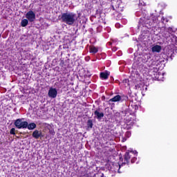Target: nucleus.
Returning <instances> with one entry per match:
<instances>
[{
    "label": "nucleus",
    "mask_w": 177,
    "mask_h": 177,
    "mask_svg": "<svg viewBox=\"0 0 177 177\" xmlns=\"http://www.w3.org/2000/svg\"><path fill=\"white\" fill-rule=\"evenodd\" d=\"M161 49H162L161 46L157 44L153 45L151 47V51L153 52V53H160V52H161Z\"/></svg>",
    "instance_id": "obj_12"
},
{
    "label": "nucleus",
    "mask_w": 177,
    "mask_h": 177,
    "mask_svg": "<svg viewBox=\"0 0 177 177\" xmlns=\"http://www.w3.org/2000/svg\"><path fill=\"white\" fill-rule=\"evenodd\" d=\"M49 133L52 135L53 136H55V130L54 129H49Z\"/></svg>",
    "instance_id": "obj_24"
},
{
    "label": "nucleus",
    "mask_w": 177,
    "mask_h": 177,
    "mask_svg": "<svg viewBox=\"0 0 177 177\" xmlns=\"http://www.w3.org/2000/svg\"><path fill=\"white\" fill-rule=\"evenodd\" d=\"M21 24L22 27H26V26L28 25V20L26 19H23L21 22Z\"/></svg>",
    "instance_id": "obj_18"
},
{
    "label": "nucleus",
    "mask_w": 177,
    "mask_h": 177,
    "mask_svg": "<svg viewBox=\"0 0 177 177\" xmlns=\"http://www.w3.org/2000/svg\"><path fill=\"white\" fill-rule=\"evenodd\" d=\"M115 27L116 28H120V27H122L121 24H120V23L115 24Z\"/></svg>",
    "instance_id": "obj_26"
},
{
    "label": "nucleus",
    "mask_w": 177,
    "mask_h": 177,
    "mask_svg": "<svg viewBox=\"0 0 177 177\" xmlns=\"http://www.w3.org/2000/svg\"><path fill=\"white\" fill-rule=\"evenodd\" d=\"M42 135V133L38 130H35L32 132V137L35 138V139H39Z\"/></svg>",
    "instance_id": "obj_13"
},
{
    "label": "nucleus",
    "mask_w": 177,
    "mask_h": 177,
    "mask_svg": "<svg viewBox=\"0 0 177 177\" xmlns=\"http://www.w3.org/2000/svg\"><path fill=\"white\" fill-rule=\"evenodd\" d=\"M124 114H125L124 120L127 125L126 128L127 129H131L132 127H133V125L136 124V120H135L133 118H132L133 117V115L129 113V112H124Z\"/></svg>",
    "instance_id": "obj_5"
},
{
    "label": "nucleus",
    "mask_w": 177,
    "mask_h": 177,
    "mask_svg": "<svg viewBox=\"0 0 177 177\" xmlns=\"http://www.w3.org/2000/svg\"><path fill=\"white\" fill-rule=\"evenodd\" d=\"M136 89H137L138 91H147V86H145V84H143L142 82H139L138 84L136 85Z\"/></svg>",
    "instance_id": "obj_11"
},
{
    "label": "nucleus",
    "mask_w": 177,
    "mask_h": 177,
    "mask_svg": "<svg viewBox=\"0 0 177 177\" xmlns=\"http://www.w3.org/2000/svg\"><path fill=\"white\" fill-rule=\"evenodd\" d=\"M121 55H122V52H119V56H121Z\"/></svg>",
    "instance_id": "obj_31"
},
{
    "label": "nucleus",
    "mask_w": 177,
    "mask_h": 177,
    "mask_svg": "<svg viewBox=\"0 0 177 177\" xmlns=\"http://www.w3.org/2000/svg\"><path fill=\"white\" fill-rule=\"evenodd\" d=\"M14 125L17 129H27V121H24V118L17 119Z\"/></svg>",
    "instance_id": "obj_6"
},
{
    "label": "nucleus",
    "mask_w": 177,
    "mask_h": 177,
    "mask_svg": "<svg viewBox=\"0 0 177 177\" xmlns=\"http://www.w3.org/2000/svg\"><path fill=\"white\" fill-rule=\"evenodd\" d=\"M164 30H165L166 32L169 33L171 37H172V35H174V34H172L174 32V30H172V28H164Z\"/></svg>",
    "instance_id": "obj_19"
},
{
    "label": "nucleus",
    "mask_w": 177,
    "mask_h": 177,
    "mask_svg": "<svg viewBox=\"0 0 177 177\" xmlns=\"http://www.w3.org/2000/svg\"><path fill=\"white\" fill-rule=\"evenodd\" d=\"M139 15H140V12H136V16H139Z\"/></svg>",
    "instance_id": "obj_30"
},
{
    "label": "nucleus",
    "mask_w": 177,
    "mask_h": 177,
    "mask_svg": "<svg viewBox=\"0 0 177 177\" xmlns=\"http://www.w3.org/2000/svg\"><path fill=\"white\" fill-rule=\"evenodd\" d=\"M109 75H110V72L109 71L102 72L100 73V77L103 80H107V78H109Z\"/></svg>",
    "instance_id": "obj_16"
},
{
    "label": "nucleus",
    "mask_w": 177,
    "mask_h": 177,
    "mask_svg": "<svg viewBox=\"0 0 177 177\" xmlns=\"http://www.w3.org/2000/svg\"><path fill=\"white\" fill-rule=\"evenodd\" d=\"M124 100H128V97L127 95H117L115 96H114L113 98H111L109 100V103H111V102H120L121 103H122V102H124Z\"/></svg>",
    "instance_id": "obj_7"
},
{
    "label": "nucleus",
    "mask_w": 177,
    "mask_h": 177,
    "mask_svg": "<svg viewBox=\"0 0 177 177\" xmlns=\"http://www.w3.org/2000/svg\"><path fill=\"white\" fill-rule=\"evenodd\" d=\"M15 131H16V129L12 128V129H10V133L11 135H16Z\"/></svg>",
    "instance_id": "obj_22"
},
{
    "label": "nucleus",
    "mask_w": 177,
    "mask_h": 177,
    "mask_svg": "<svg viewBox=\"0 0 177 177\" xmlns=\"http://www.w3.org/2000/svg\"><path fill=\"white\" fill-rule=\"evenodd\" d=\"M95 118L97 120H102L104 117V113L103 111H100V109H98L94 111Z\"/></svg>",
    "instance_id": "obj_10"
},
{
    "label": "nucleus",
    "mask_w": 177,
    "mask_h": 177,
    "mask_svg": "<svg viewBox=\"0 0 177 177\" xmlns=\"http://www.w3.org/2000/svg\"><path fill=\"white\" fill-rule=\"evenodd\" d=\"M164 76V73L162 75H159V76L157 77V80H160L161 79V77Z\"/></svg>",
    "instance_id": "obj_27"
},
{
    "label": "nucleus",
    "mask_w": 177,
    "mask_h": 177,
    "mask_svg": "<svg viewBox=\"0 0 177 177\" xmlns=\"http://www.w3.org/2000/svg\"><path fill=\"white\" fill-rule=\"evenodd\" d=\"M118 17H121V15H119Z\"/></svg>",
    "instance_id": "obj_32"
},
{
    "label": "nucleus",
    "mask_w": 177,
    "mask_h": 177,
    "mask_svg": "<svg viewBox=\"0 0 177 177\" xmlns=\"http://www.w3.org/2000/svg\"><path fill=\"white\" fill-rule=\"evenodd\" d=\"M26 18L30 21V23H32V21H35V12L32 10H29L26 14Z\"/></svg>",
    "instance_id": "obj_8"
},
{
    "label": "nucleus",
    "mask_w": 177,
    "mask_h": 177,
    "mask_svg": "<svg viewBox=\"0 0 177 177\" xmlns=\"http://www.w3.org/2000/svg\"><path fill=\"white\" fill-rule=\"evenodd\" d=\"M112 50H113V52H115V50H117V48H116V47H113V48H112Z\"/></svg>",
    "instance_id": "obj_29"
},
{
    "label": "nucleus",
    "mask_w": 177,
    "mask_h": 177,
    "mask_svg": "<svg viewBox=\"0 0 177 177\" xmlns=\"http://www.w3.org/2000/svg\"><path fill=\"white\" fill-rule=\"evenodd\" d=\"M137 157L138 151H130L126 152V153L124 154V162H122L121 165L119 163H114L111 167L112 172H118V174H121L120 169L123 165H125V164H127V165H129V161H131V164H133L136 161V160H138Z\"/></svg>",
    "instance_id": "obj_1"
},
{
    "label": "nucleus",
    "mask_w": 177,
    "mask_h": 177,
    "mask_svg": "<svg viewBox=\"0 0 177 177\" xmlns=\"http://www.w3.org/2000/svg\"><path fill=\"white\" fill-rule=\"evenodd\" d=\"M87 127L88 128H93V122H92V120H88L87 122Z\"/></svg>",
    "instance_id": "obj_21"
},
{
    "label": "nucleus",
    "mask_w": 177,
    "mask_h": 177,
    "mask_svg": "<svg viewBox=\"0 0 177 177\" xmlns=\"http://www.w3.org/2000/svg\"><path fill=\"white\" fill-rule=\"evenodd\" d=\"M162 37L165 38H169V37H171L169 33L167 32L165 29H164V31L162 32Z\"/></svg>",
    "instance_id": "obj_20"
},
{
    "label": "nucleus",
    "mask_w": 177,
    "mask_h": 177,
    "mask_svg": "<svg viewBox=\"0 0 177 177\" xmlns=\"http://www.w3.org/2000/svg\"><path fill=\"white\" fill-rule=\"evenodd\" d=\"M131 131H127L125 133L126 138H131Z\"/></svg>",
    "instance_id": "obj_25"
},
{
    "label": "nucleus",
    "mask_w": 177,
    "mask_h": 177,
    "mask_svg": "<svg viewBox=\"0 0 177 177\" xmlns=\"http://www.w3.org/2000/svg\"><path fill=\"white\" fill-rule=\"evenodd\" d=\"M61 20L62 23L67 24V26H73L78 20V16H77V14L71 12H64L62 14Z\"/></svg>",
    "instance_id": "obj_3"
},
{
    "label": "nucleus",
    "mask_w": 177,
    "mask_h": 177,
    "mask_svg": "<svg viewBox=\"0 0 177 177\" xmlns=\"http://www.w3.org/2000/svg\"><path fill=\"white\" fill-rule=\"evenodd\" d=\"M151 55L144 53L143 55H140L139 56L135 57V62H138L137 64H140V63H147V66L149 68L150 71H153L157 75V72L158 71V68H157V65H156V61L151 59ZM150 60V61H149Z\"/></svg>",
    "instance_id": "obj_2"
},
{
    "label": "nucleus",
    "mask_w": 177,
    "mask_h": 177,
    "mask_svg": "<svg viewBox=\"0 0 177 177\" xmlns=\"http://www.w3.org/2000/svg\"><path fill=\"white\" fill-rule=\"evenodd\" d=\"M156 17L158 18V20L159 23H160V19H161V22L163 24H165V23H168V19L166 18V17Z\"/></svg>",
    "instance_id": "obj_17"
},
{
    "label": "nucleus",
    "mask_w": 177,
    "mask_h": 177,
    "mask_svg": "<svg viewBox=\"0 0 177 177\" xmlns=\"http://www.w3.org/2000/svg\"><path fill=\"white\" fill-rule=\"evenodd\" d=\"M123 84H127V85H128V80H124Z\"/></svg>",
    "instance_id": "obj_28"
},
{
    "label": "nucleus",
    "mask_w": 177,
    "mask_h": 177,
    "mask_svg": "<svg viewBox=\"0 0 177 177\" xmlns=\"http://www.w3.org/2000/svg\"><path fill=\"white\" fill-rule=\"evenodd\" d=\"M89 52L90 53H92V55H95V53H97V52H99V48H97V47H95V46H91L89 47Z\"/></svg>",
    "instance_id": "obj_14"
},
{
    "label": "nucleus",
    "mask_w": 177,
    "mask_h": 177,
    "mask_svg": "<svg viewBox=\"0 0 177 177\" xmlns=\"http://www.w3.org/2000/svg\"><path fill=\"white\" fill-rule=\"evenodd\" d=\"M156 23H160V21H158V18L157 17H153V19H150L149 17L140 18L138 28H141L142 30H143V28L145 27L146 28H150V27L156 24Z\"/></svg>",
    "instance_id": "obj_4"
},
{
    "label": "nucleus",
    "mask_w": 177,
    "mask_h": 177,
    "mask_svg": "<svg viewBox=\"0 0 177 177\" xmlns=\"http://www.w3.org/2000/svg\"><path fill=\"white\" fill-rule=\"evenodd\" d=\"M120 20L122 24H127V23H128V21H127L126 19L122 18Z\"/></svg>",
    "instance_id": "obj_23"
},
{
    "label": "nucleus",
    "mask_w": 177,
    "mask_h": 177,
    "mask_svg": "<svg viewBox=\"0 0 177 177\" xmlns=\"http://www.w3.org/2000/svg\"><path fill=\"white\" fill-rule=\"evenodd\" d=\"M26 128L29 129V131H32V129H35V128H37V124L34 122L28 124V122H27Z\"/></svg>",
    "instance_id": "obj_15"
},
{
    "label": "nucleus",
    "mask_w": 177,
    "mask_h": 177,
    "mask_svg": "<svg viewBox=\"0 0 177 177\" xmlns=\"http://www.w3.org/2000/svg\"><path fill=\"white\" fill-rule=\"evenodd\" d=\"M48 96L51 99H56L57 97V89L50 87L48 90Z\"/></svg>",
    "instance_id": "obj_9"
}]
</instances>
